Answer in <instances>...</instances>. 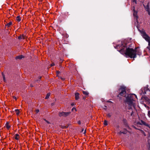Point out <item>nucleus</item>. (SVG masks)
Listing matches in <instances>:
<instances>
[{
  "mask_svg": "<svg viewBox=\"0 0 150 150\" xmlns=\"http://www.w3.org/2000/svg\"><path fill=\"white\" fill-rule=\"evenodd\" d=\"M120 46L121 49L119 51L122 54L125 55L126 57H128L131 58H135L137 55V48L134 49L132 48L127 47L126 46Z\"/></svg>",
  "mask_w": 150,
  "mask_h": 150,
  "instance_id": "nucleus-1",
  "label": "nucleus"
},
{
  "mask_svg": "<svg viewBox=\"0 0 150 150\" xmlns=\"http://www.w3.org/2000/svg\"><path fill=\"white\" fill-rule=\"evenodd\" d=\"M133 96L137 97L134 94H129L126 97V106L128 109H132V107L133 105Z\"/></svg>",
  "mask_w": 150,
  "mask_h": 150,
  "instance_id": "nucleus-2",
  "label": "nucleus"
},
{
  "mask_svg": "<svg viewBox=\"0 0 150 150\" xmlns=\"http://www.w3.org/2000/svg\"><path fill=\"white\" fill-rule=\"evenodd\" d=\"M126 87L124 86H121L120 88L118 90L119 93V94L117 95V96L120 99H121V96L125 97L127 95V92L126 91Z\"/></svg>",
  "mask_w": 150,
  "mask_h": 150,
  "instance_id": "nucleus-3",
  "label": "nucleus"
},
{
  "mask_svg": "<svg viewBox=\"0 0 150 150\" xmlns=\"http://www.w3.org/2000/svg\"><path fill=\"white\" fill-rule=\"evenodd\" d=\"M141 35L148 42V46L147 48L150 51V37L144 31L141 32Z\"/></svg>",
  "mask_w": 150,
  "mask_h": 150,
  "instance_id": "nucleus-4",
  "label": "nucleus"
},
{
  "mask_svg": "<svg viewBox=\"0 0 150 150\" xmlns=\"http://www.w3.org/2000/svg\"><path fill=\"white\" fill-rule=\"evenodd\" d=\"M71 113L70 112H59V115L60 117L64 116L66 117L69 115Z\"/></svg>",
  "mask_w": 150,
  "mask_h": 150,
  "instance_id": "nucleus-5",
  "label": "nucleus"
},
{
  "mask_svg": "<svg viewBox=\"0 0 150 150\" xmlns=\"http://www.w3.org/2000/svg\"><path fill=\"white\" fill-rule=\"evenodd\" d=\"M25 38V35H24L23 34L22 35H21L20 36H19L18 37V39L19 40H21L22 39H24Z\"/></svg>",
  "mask_w": 150,
  "mask_h": 150,
  "instance_id": "nucleus-6",
  "label": "nucleus"
},
{
  "mask_svg": "<svg viewBox=\"0 0 150 150\" xmlns=\"http://www.w3.org/2000/svg\"><path fill=\"white\" fill-rule=\"evenodd\" d=\"M24 56L22 55H20L19 56H17L16 57V59H21L23 58H24Z\"/></svg>",
  "mask_w": 150,
  "mask_h": 150,
  "instance_id": "nucleus-7",
  "label": "nucleus"
},
{
  "mask_svg": "<svg viewBox=\"0 0 150 150\" xmlns=\"http://www.w3.org/2000/svg\"><path fill=\"white\" fill-rule=\"evenodd\" d=\"M79 94L78 93H75V99L77 100L79 98Z\"/></svg>",
  "mask_w": 150,
  "mask_h": 150,
  "instance_id": "nucleus-8",
  "label": "nucleus"
},
{
  "mask_svg": "<svg viewBox=\"0 0 150 150\" xmlns=\"http://www.w3.org/2000/svg\"><path fill=\"white\" fill-rule=\"evenodd\" d=\"M14 138L16 140H18L19 138V135L18 134H16L14 136Z\"/></svg>",
  "mask_w": 150,
  "mask_h": 150,
  "instance_id": "nucleus-9",
  "label": "nucleus"
},
{
  "mask_svg": "<svg viewBox=\"0 0 150 150\" xmlns=\"http://www.w3.org/2000/svg\"><path fill=\"white\" fill-rule=\"evenodd\" d=\"M21 18L19 16H18L16 17V20L18 22H20L21 21Z\"/></svg>",
  "mask_w": 150,
  "mask_h": 150,
  "instance_id": "nucleus-10",
  "label": "nucleus"
},
{
  "mask_svg": "<svg viewBox=\"0 0 150 150\" xmlns=\"http://www.w3.org/2000/svg\"><path fill=\"white\" fill-rule=\"evenodd\" d=\"M133 11H134V13H133V15L134 16H136V17H137V12L136 11H135V7L134 6H133Z\"/></svg>",
  "mask_w": 150,
  "mask_h": 150,
  "instance_id": "nucleus-11",
  "label": "nucleus"
},
{
  "mask_svg": "<svg viewBox=\"0 0 150 150\" xmlns=\"http://www.w3.org/2000/svg\"><path fill=\"white\" fill-rule=\"evenodd\" d=\"M6 127L8 129L10 127V126L9 125L8 122H7L6 124Z\"/></svg>",
  "mask_w": 150,
  "mask_h": 150,
  "instance_id": "nucleus-12",
  "label": "nucleus"
},
{
  "mask_svg": "<svg viewBox=\"0 0 150 150\" xmlns=\"http://www.w3.org/2000/svg\"><path fill=\"white\" fill-rule=\"evenodd\" d=\"M12 23L11 22H10L9 23L7 24L6 25V26L9 27L12 24Z\"/></svg>",
  "mask_w": 150,
  "mask_h": 150,
  "instance_id": "nucleus-13",
  "label": "nucleus"
},
{
  "mask_svg": "<svg viewBox=\"0 0 150 150\" xmlns=\"http://www.w3.org/2000/svg\"><path fill=\"white\" fill-rule=\"evenodd\" d=\"M144 93H143V94H146V91H147L148 90H149V88L147 87H145L144 88Z\"/></svg>",
  "mask_w": 150,
  "mask_h": 150,
  "instance_id": "nucleus-14",
  "label": "nucleus"
},
{
  "mask_svg": "<svg viewBox=\"0 0 150 150\" xmlns=\"http://www.w3.org/2000/svg\"><path fill=\"white\" fill-rule=\"evenodd\" d=\"M50 93H47V95H46V96L45 97V99H48L49 97H50Z\"/></svg>",
  "mask_w": 150,
  "mask_h": 150,
  "instance_id": "nucleus-15",
  "label": "nucleus"
},
{
  "mask_svg": "<svg viewBox=\"0 0 150 150\" xmlns=\"http://www.w3.org/2000/svg\"><path fill=\"white\" fill-rule=\"evenodd\" d=\"M83 94L84 95H85L86 96H87L89 94V93H88V92L87 91H83Z\"/></svg>",
  "mask_w": 150,
  "mask_h": 150,
  "instance_id": "nucleus-16",
  "label": "nucleus"
},
{
  "mask_svg": "<svg viewBox=\"0 0 150 150\" xmlns=\"http://www.w3.org/2000/svg\"><path fill=\"white\" fill-rule=\"evenodd\" d=\"M141 122H142V124L145 125H146V126H148V125L147 124H146L145 122H144V121H142V120H141Z\"/></svg>",
  "mask_w": 150,
  "mask_h": 150,
  "instance_id": "nucleus-17",
  "label": "nucleus"
},
{
  "mask_svg": "<svg viewBox=\"0 0 150 150\" xmlns=\"http://www.w3.org/2000/svg\"><path fill=\"white\" fill-rule=\"evenodd\" d=\"M15 111L16 113V114L17 115H18L19 114V110L18 109H16L15 110Z\"/></svg>",
  "mask_w": 150,
  "mask_h": 150,
  "instance_id": "nucleus-18",
  "label": "nucleus"
},
{
  "mask_svg": "<svg viewBox=\"0 0 150 150\" xmlns=\"http://www.w3.org/2000/svg\"><path fill=\"white\" fill-rule=\"evenodd\" d=\"M122 134H125L127 133V130L126 129H125L123 131H122Z\"/></svg>",
  "mask_w": 150,
  "mask_h": 150,
  "instance_id": "nucleus-19",
  "label": "nucleus"
},
{
  "mask_svg": "<svg viewBox=\"0 0 150 150\" xmlns=\"http://www.w3.org/2000/svg\"><path fill=\"white\" fill-rule=\"evenodd\" d=\"M104 124L105 125H108L107 121L106 120H105L104 121Z\"/></svg>",
  "mask_w": 150,
  "mask_h": 150,
  "instance_id": "nucleus-20",
  "label": "nucleus"
},
{
  "mask_svg": "<svg viewBox=\"0 0 150 150\" xmlns=\"http://www.w3.org/2000/svg\"><path fill=\"white\" fill-rule=\"evenodd\" d=\"M68 126H61V127L62 128H66L68 127Z\"/></svg>",
  "mask_w": 150,
  "mask_h": 150,
  "instance_id": "nucleus-21",
  "label": "nucleus"
},
{
  "mask_svg": "<svg viewBox=\"0 0 150 150\" xmlns=\"http://www.w3.org/2000/svg\"><path fill=\"white\" fill-rule=\"evenodd\" d=\"M3 80H4V81L5 82L6 81V79H5V76L4 75H3Z\"/></svg>",
  "mask_w": 150,
  "mask_h": 150,
  "instance_id": "nucleus-22",
  "label": "nucleus"
},
{
  "mask_svg": "<svg viewBox=\"0 0 150 150\" xmlns=\"http://www.w3.org/2000/svg\"><path fill=\"white\" fill-rule=\"evenodd\" d=\"M107 115L108 117H109L111 116V115L110 113H108L107 114Z\"/></svg>",
  "mask_w": 150,
  "mask_h": 150,
  "instance_id": "nucleus-23",
  "label": "nucleus"
},
{
  "mask_svg": "<svg viewBox=\"0 0 150 150\" xmlns=\"http://www.w3.org/2000/svg\"><path fill=\"white\" fill-rule=\"evenodd\" d=\"M118 134L120 135H121L122 134V131H120L119 132H118Z\"/></svg>",
  "mask_w": 150,
  "mask_h": 150,
  "instance_id": "nucleus-24",
  "label": "nucleus"
},
{
  "mask_svg": "<svg viewBox=\"0 0 150 150\" xmlns=\"http://www.w3.org/2000/svg\"><path fill=\"white\" fill-rule=\"evenodd\" d=\"M132 1L133 2H134L135 4H137V0H132Z\"/></svg>",
  "mask_w": 150,
  "mask_h": 150,
  "instance_id": "nucleus-25",
  "label": "nucleus"
},
{
  "mask_svg": "<svg viewBox=\"0 0 150 150\" xmlns=\"http://www.w3.org/2000/svg\"><path fill=\"white\" fill-rule=\"evenodd\" d=\"M74 110H75V111H76V110L75 108H73L71 109L72 111H73Z\"/></svg>",
  "mask_w": 150,
  "mask_h": 150,
  "instance_id": "nucleus-26",
  "label": "nucleus"
},
{
  "mask_svg": "<svg viewBox=\"0 0 150 150\" xmlns=\"http://www.w3.org/2000/svg\"><path fill=\"white\" fill-rule=\"evenodd\" d=\"M44 120L46 122H47V123L48 124H50V123L48 121H47V120H46L45 119H44Z\"/></svg>",
  "mask_w": 150,
  "mask_h": 150,
  "instance_id": "nucleus-27",
  "label": "nucleus"
},
{
  "mask_svg": "<svg viewBox=\"0 0 150 150\" xmlns=\"http://www.w3.org/2000/svg\"><path fill=\"white\" fill-rule=\"evenodd\" d=\"M148 115L150 117V111H149L148 112Z\"/></svg>",
  "mask_w": 150,
  "mask_h": 150,
  "instance_id": "nucleus-28",
  "label": "nucleus"
},
{
  "mask_svg": "<svg viewBox=\"0 0 150 150\" xmlns=\"http://www.w3.org/2000/svg\"><path fill=\"white\" fill-rule=\"evenodd\" d=\"M78 123L80 125L81 124V122L79 120V121H78Z\"/></svg>",
  "mask_w": 150,
  "mask_h": 150,
  "instance_id": "nucleus-29",
  "label": "nucleus"
},
{
  "mask_svg": "<svg viewBox=\"0 0 150 150\" xmlns=\"http://www.w3.org/2000/svg\"><path fill=\"white\" fill-rule=\"evenodd\" d=\"M36 112L37 113H38L39 112V110H38V109L36 110Z\"/></svg>",
  "mask_w": 150,
  "mask_h": 150,
  "instance_id": "nucleus-30",
  "label": "nucleus"
},
{
  "mask_svg": "<svg viewBox=\"0 0 150 150\" xmlns=\"http://www.w3.org/2000/svg\"><path fill=\"white\" fill-rule=\"evenodd\" d=\"M13 99H15L16 100H17V98H16V97H15V96H13Z\"/></svg>",
  "mask_w": 150,
  "mask_h": 150,
  "instance_id": "nucleus-31",
  "label": "nucleus"
},
{
  "mask_svg": "<svg viewBox=\"0 0 150 150\" xmlns=\"http://www.w3.org/2000/svg\"><path fill=\"white\" fill-rule=\"evenodd\" d=\"M54 65V63H52L51 64V66H53Z\"/></svg>",
  "mask_w": 150,
  "mask_h": 150,
  "instance_id": "nucleus-32",
  "label": "nucleus"
},
{
  "mask_svg": "<svg viewBox=\"0 0 150 150\" xmlns=\"http://www.w3.org/2000/svg\"><path fill=\"white\" fill-rule=\"evenodd\" d=\"M105 107V108H103L104 109L106 110V108L107 107V106L105 105L104 106Z\"/></svg>",
  "mask_w": 150,
  "mask_h": 150,
  "instance_id": "nucleus-33",
  "label": "nucleus"
},
{
  "mask_svg": "<svg viewBox=\"0 0 150 150\" xmlns=\"http://www.w3.org/2000/svg\"><path fill=\"white\" fill-rule=\"evenodd\" d=\"M61 78V79H62V80H64V78H62V77L61 78Z\"/></svg>",
  "mask_w": 150,
  "mask_h": 150,
  "instance_id": "nucleus-34",
  "label": "nucleus"
},
{
  "mask_svg": "<svg viewBox=\"0 0 150 150\" xmlns=\"http://www.w3.org/2000/svg\"><path fill=\"white\" fill-rule=\"evenodd\" d=\"M54 105V103H52L51 104V105L52 106H53V105Z\"/></svg>",
  "mask_w": 150,
  "mask_h": 150,
  "instance_id": "nucleus-35",
  "label": "nucleus"
},
{
  "mask_svg": "<svg viewBox=\"0 0 150 150\" xmlns=\"http://www.w3.org/2000/svg\"><path fill=\"white\" fill-rule=\"evenodd\" d=\"M41 76L39 77L38 78L39 80H40L41 79Z\"/></svg>",
  "mask_w": 150,
  "mask_h": 150,
  "instance_id": "nucleus-36",
  "label": "nucleus"
},
{
  "mask_svg": "<svg viewBox=\"0 0 150 150\" xmlns=\"http://www.w3.org/2000/svg\"><path fill=\"white\" fill-rule=\"evenodd\" d=\"M30 86H31V87H33V85L31 84V85H30Z\"/></svg>",
  "mask_w": 150,
  "mask_h": 150,
  "instance_id": "nucleus-37",
  "label": "nucleus"
},
{
  "mask_svg": "<svg viewBox=\"0 0 150 150\" xmlns=\"http://www.w3.org/2000/svg\"><path fill=\"white\" fill-rule=\"evenodd\" d=\"M107 102H109V103H112V102L111 101H108Z\"/></svg>",
  "mask_w": 150,
  "mask_h": 150,
  "instance_id": "nucleus-38",
  "label": "nucleus"
},
{
  "mask_svg": "<svg viewBox=\"0 0 150 150\" xmlns=\"http://www.w3.org/2000/svg\"><path fill=\"white\" fill-rule=\"evenodd\" d=\"M86 130H85V131H84V134H85V133H86Z\"/></svg>",
  "mask_w": 150,
  "mask_h": 150,
  "instance_id": "nucleus-39",
  "label": "nucleus"
},
{
  "mask_svg": "<svg viewBox=\"0 0 150 150\" xmlns=\"http://www.w3.org/2000/svg\"><path fill=\"white\" fill-rule=\"evenodd\" d=\"M83 130H84V129H82V132L83 131Z\"/></svg>",
  "mask_w": 150,
  "mask_h": 150,
  "instance_id": "nucleus-40",
  "label": "nucleus"
},
{
  "mask_svg": "<svg viewBox=\"0 0 150 150\" xmlns=\"http://www.w3.org/2000/svg\"><path fill=\"white\" fill-rule=\"evenodd\" d=\"M57 73H59V71H57Z\"/></svg>",
  "mask_w": 150,
  "mask_h": 150,
  "instance_id": "nucleus-41",
  "label": "nucleus"
},
{
  "mask_svg": "<svg viewBox=\"0 0 150 150\" xmlns=\"http://www.w3.org/2000/svg\"><path fill=\"white\" fill-rule=\"evenodd\" d=\"M38 81V80H36L35 81V82H36V81Z\"/></svg>",
  "mask_w": 150,
  "mask_h": 150,
  "instance_id": "nucleus-42",
  "label": "nucleus"
},
{
  "mask_svg": "<svg viewBox=\"0 0 150 150\" xmlns=\"http://www.w3.org/2000/svg\"><path fill=\"white\" fill-rule=\"evenodd\" d=\"M73 105H74V104H73V103H72V104H71V105L72 106H73Z\"/></svg>",
  "mask_w": 150,
  "mask_h": 150,
  "instance_id": "nucleus-43",
  "label": "nucleus"
},
{
  "mask_svg": "<svg viewBox=\"0 0 150 150\" xmlns=\"http://www.w3.org/2000/svg\"><path fill=\"white\" fill-rule=\"evenodd\" d=\"M133 112H132V113H131V115H132V114H133Z\"/></svg>",
  "mask_w": 150,
  "mask_h": 150,
  "instance_id": "nucleus-44",
  "label": "nucleus"
},
{
  "mask_svg": "<svg viewBox=\"0 0 150 150\" xmlns=\"http://www.w3.org/2000/svg\"><path fill=\"white\" fill-rule=\"evenodd\" d=\"M148 13L149 15H150V13L149 12Z\"/></svg>",
  "mask_w": 150,
  "mask_h": 150,
  "instance_id": "nucleus-45",
  "label": "nucleus"
},
{
  "mask_svg": "<svg viewBox=\"0 0 150 150\" xmlns=\"http://www.w3.org/2000/svg\"><path fill=\"white\" fill-rule=\"evenodd\" d=\"M149 103L150 104V99L149 100Z\"/></svg>",
  "mask_w": 150,
  "mask_h": 150,
  "instance_id": "nucleus-46",
  "label": "nucleus"
},
{
  "mask_svg": "<svg viewBox=\"0 0 150 150\" xmlns=\"http://www.w3.org/2000/svg\"><path fill=\"white\" fill-rule=\"evenodd\" d=\"M119 46L118 45V46H117V47H118Z\"/></svg>",
  "mask_w": 150,
  "mask_h": 150,
  "instance_id": "nucleus-47",
  "label": "nucleus"
},
{
  "mask_svg": "<svg viewBox=\"0 0 150 150\" xmlns=\"http://www.w3.org/2000/svg\"><path fill=\"white\" fill-rule=\"evenodd\" d=\"M149 149H150V145H149Z\"/></svg>",
  "mask_w": 150,
  "mask_h": 150,
  "instance_id": "nucleus-48",
  "label": "nucleus"
}]
</instances>
